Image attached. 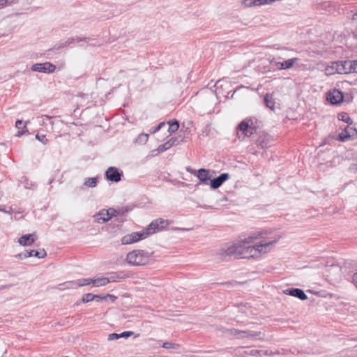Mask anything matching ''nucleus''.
<instances>
[{
	"mask_svg": "<svg viewBox=\"0 0 357 357\" xmlns=\"http://www.w3.org/2000/svg\"><path fill=\"white\" fill-rule=\"evenodd\" d=\"M261 236V233H254L248 238L241 240V249L238 252V258H257L262 254L270 252L278 241V239H275L268 242L263 241L255 245H250L254 240L258 239Z\"/></svg>",
	"mask_w": 357,
	"mask_h": 357,
	"instance_id": "obj_1",
	"label": "nucleus"
},
{
	"mask_svg": "<svg viewBox=\"0 0 357 357\" xmlns=\"http://www.w3.org/2000/svg\"><path fill=\"white\" fill-rule=\"evenodd\" d=\"M152 254L143 250H135L127 254L126 261L133 266H144L149 263Z\"/></svg>",
	"mask_w": 357,
	"mask_h": 357,
	"instance_id": "obj_2",
	"label": "nucleus"
},
{
	"mask_svg": "<svg viewBox=\"0 0 357 357\" xmlns=\"http://www.w3.org/2000/svg\"><path fill=\"white\" fill-rule=\"evenodd\" d=\"M231 334L234 335H240L241 336L238 337L239 339L243 338H249L252 340H264V334L262 333L261 331H254L250 330H246V331H241L238 329L233 328L231 330Z\"/></svg>",
	"mask_w": 357,
	"mask_h": 357,
	"instance_id": "obj_3",
	"label": "nucleus"
},
{
	"mask_svg": "<svg viewBox=\"0 0 357 357\" xmlns=\"http://www.w3.org/2000/svg\"><path fill=\"white\" fill-rule=\"evenodd\" d=\"M146 229L139 232H132L122 237L121 241L123 245H128L144 239L149 236Z\"/></svg>",
	"mask_w": 357,
	"mask_h": 357,
	"instance_id": "obj_4",
	"label": "nucleus"
},
{
	"mask_svg": "<svg viewBox=\"0 0 357 357\" xmlns=\"http://www.w3.org/2000/svg\"><path fill=\"white\" fill-rule=\"evenodd\" d=\"M354 61H340L335 62L336 72L338 74H349L354 73L353 71Z\"/></svg>",
	"mask_w": 357,
	"mask_h": 357,
	"instance_id": "obj_5",
	"label": "nucleus"
},
{
	"mask_svg": "<svg viewBox=\"0 0 357 357\" xmlns=\"http://www.w3.org/2000/svg\"><path fill=\"white\" fill-rule=\"evenodd\" d=\"M169 225L168 220L162 218L156 219L152 221L146 227V230L149 234H154Z\"/></svg>",
	"mask_w": 357,
	"mask_h": 357,
	"instance_id": "obj_6",
	"label": "nucleus"
},
{
	"mask_svg": "<svg viewBox=\"0 0 357 357\" xmlns=\"http://www.w3.org/2000/svg\"><path fill=\"white\" fill-rule=\"evenodd\" d=\"M343 98H344L343 93L340 91L335 89L333 90L329 91L326 93V100L331 105L340 104L343 101Z\"/></svg>",
	"mask_w": 357,
	"mask_h": 357,
	"instance_id": "obj_7",
	"label": "nucleus"
},
{
	"mask_svg": "<svg viewBox=\"0 0 357 357\" xmlns=\"http://www.w3.org/2000/svg\"><path fill=\"white\" fill-rule=\"evenodd\" d=\"M240 249L241 240L234 243L233 245L227 246L226 248H222L220 254L223 257L234 255L238 258V252H240Z\"/></svg>",
	"mask_w": 357,
	"mask_h": 357,
	"instance_id": "obj_8",
	"label": "nucleus"
},
{
	"mask_svg": "<svg viewBox=\"0 0 357 357\" xmlns=\"http://www.w3.org/2000/svg\"><path fill=\"white\" fill-rule=\"evenodd\" d=\"M357 136V130L356 128L348 125L338 136V139L341 142H346L351 139H354Z\"/></svg>",
	"mask_w": 357,
	"mask_h": 357,
	"instance_id": "obj_9",
	"label": "nucleus"
},
{
	"mask_svg": "<svg viewBox=\"0 0 357 357\" xmlns=\"http://www.w3.org/2000/svg\"><path fill=\"white\" fill-rule=\"evenodd\" d=\"M32 70L40 73H53L56 66L49 62L43 63H36L32 66Z\"/></svg>",
	"mask_w": 357,
	"mask_h": 357,
	"instance_id": "obj_10",
	"label": "nucleus"
},
{
	"mask_svg": "<svg viewBox=\"0 0 357 357\" xmlns=\"http://www.w3.org/2000/svg\"><path fill=\"white\" fill-rule=\"evenodd\" d=\"M121 176L122 173L120 172L116 167H109L105 172L106 178L112 182L120 181Z\"/></svg>",
	"mask_w": 357,
	"mask_h": 357,
	"instance_id": "obj_11",
	"label": "nucleus"
},
{
	"mask_svg": "<svg viewBox=\"0 0 357 357\" xmlns=\"http://www.w3.org/2000/svg\"><path fill=\"white\" fill-rule=\"evenodd\" d=\"M187 171L195 176L200 180L201 182L204 183H208V181L211 179L209 176V171L206 169H199L197 172L190 169V167L187 168Z\"/></svg>",
	"mask_w": 357,
	"mask_h": 357,
	"instance_id": "obj_12",
	"label": "nucleus"
},
{
	"mask_svg": "<svg viewBox=\"0 0 357 357\" xmlns=\"http://www.w3.org/2000/svg\"><path fill=\"white\" fill-rule=\"evenodd\" d=\"M250 120H243L241 122V123L238 125V128L239 130L243 132V134L245 136L250 137L252 136L255 132H256V128L255 127H252L250 122Z\"/></svg>",
	"mask_w": 357,
	"mask_h": 357,
	"instance_id": "obj_13",
	"label": "nucleus"
},
{
	"mask_svg": "<svg viewBox=\"0 0 357 357\" xmlns=\"http://www.w3.org/2000/svg\"><path fill=\"white\" fill-rule=\"evenodd\" d=\"M284 293L287 295H290L296 297L302 301H305L307 298V295L304 291L298 288H289L284 291Z\"/></svg>",
	"mask_w": 357,
	"mask_h": 357,
	"instance_id": "obj_14",
	"label": "nucleus"
},
{
	"mask_svg": "<svg viewBox=\"0 0 357 357\" xmlns=\"http://www.w3.org/2000/svg\"><path fill=\"white\" fill-rule=\"evenodd\" d=\"M229 178V174L227 173H222L218 177L211 180L210 185L212 189H217L222 184Z\"/></svg>",
	"mask_w": 357,
	"mask_h": 357,
	"instance_id": "obj_15",
	"label": "nucleus"
},
{
	"mask_svg": "<svg viewBox=\"0 0 357 357\" xmlns=\"http://www.w3.org/2000/svg\"><path fill=\"white\" fill-rule=\"evenodd\" d=\"M93 279H92V278H82V279L77 280L76 282H66V288L72 289V288H74V285H76L77 287H82V286H86V285L93 284Z\"/></svg>",
	"mask_w": 357,
	"mask_h": 357,
	"instance_id": "obj_16",
	"label": "nucleus"
},
{
	"mask_svg": "<svg viewBox=\"0 0 357 357\" xmlns=\"http://www.w3.org/2000/svg\"><path fill=\"white\" fill-rule=\"evenodd\" d=\"M35 236L36 233L23 235L18 239V243L22 246L31 245L35 242Z\"/></svg>",
	"mask_w": 357,
	"mask_h": 357,
	"instance_id": "obj_17",
	"label": "nucleus"
},
{
	"mask_svg": "<svg viewBox=\"0 0 357 357\" xmlns=\"http://www.w3.org/2000/svg\"><path fill=\"white\" fill-rule=\"evenodd\" d=\"M271 137L268 134L263 133L260 135L256 141L257 146L261 149L267 148L269 146Z\"/></svg>",
	"mask_w": 357,
	"mask_h": 357,
	"instance_id": "obj_18",
	"label": "nucleus"
},
{
	"mask_svg": "<svg viewBox=\"0 0 357 357\" xmlns=\"http://www.w3.org/2000/svg\"><path fill=\"white\" fill-rule=\"evenodd\" d=\"M94 218L98 223H105L112 218V215H109V211L102 210L97 213Z\"/></svg>",
	"mask_w": 357,
	"mask_h": 357,
	"instance_id": "obj_19",
	"label": "nucleus"
},
{
	"mask_svg": "<svg viewBox=\"0 0 357 357\" xmlns=\"http://www.w3.org/2000/svg\"><path fill=\"white\" fill-rule=\"evenodd\" d=\"M88 40V38H85V37L84 38L77 37L76 38H69L65 42H61L59 44L56 45L54 48L55 50H59L61 48H63V47H64L66 46H68V45L73 43L75 40H77V42H80V41H82V40Z\"/></svg>",
	"mask_w": 357,
	"mask_h": 357,
	"instance_id": "obj_20",
	"label": "nucleus"
},
{
	"mask_svg": "<svg viewBox=\"0 0 357 357\" xmlns=\"http://www.w3.org/2000/svg\"><path fill=\"white\" fill-rule=\"evenodd\" d=\"M298 60V58H292L283 62H279L278 64L280 66V69H289L291 68L296 61Z\"/></svg>",
	"mask_w": 357,
	"mask_h": 357,
	"instance_id": "obj_21",
	"label": "nucleus"
},
{
	"mask_svg": "<svg viewBox=\"0 0 357 357\" xmlns=\"http://www.w3.org/2000/svg\"><path fill=\"white\" fill-rule=\"evenodd\" d=\"M266 106L271 110L275 109V101L272 94L266 93L264 98Z\"/></svg>",
	"mask_w": 357,
	"mask_h": 357,
	"instance_id": "obj_22",
	"label": "nucleus"
},
{
	"mask_svg": "<svg viewBox=\"0 0 357 357\" xmlns=\"http://www.w3.org/2000/svg\"><path fill=\"white\" fill-rule=\"evenodd\" d=\"M243 4L245 7H252L267 4L266 0H244Z\"/></svg>",
	"mask_w": 357,
	"mask_h": 357,
	"instance_id": "obj_23",
	"label": "nucleus"
},
{
	"mask_svg": "<svg viewBox=\"0 0 357 357\" xmlns=\"http://www.w3.org/2000/svg\"><path fill=\"white\" fill-rule=\"evenodd\" d=\"M29 255H30V257H36L39 259H42V258H44L47 255V253L44 249H42L38 251L35 250H31L29 252Z\"/></svg>",
	"mask_w": 357,
	"mask_h": 357,
	"instance_id": "obj_24",
	"label": "nucleus"
},
{
	"mask_svg": "<svg viewBox=\"0 0 357 357\" xmlns=\"http://www.w3.org/2000/svg\"><path fill=\"white\" fill-rule=\"evenodd\" d=\"M337 119L340 121H344L348 125H351L353 123L352 119L349 117V114L346 112H341L338 114Z\"/></svg>",
	"mask_w": 357,
	"mask_h": 357,
	"instance_id": "obj_25",
	"label": "nucleus"
},
{
	"mask_svg": "<svg viewBox=\"0 0 357 357\" xmlns=\"http://www.w3.org/2000/svg\"><path fill=\"white\" fill-rule=\"evenodd\" d=\"M108 283H109V280H107V278H100L94 279L93 282V284L96 287L105 286V285L107 284Z\"/></svg>",
	"mask_w": 357,
	"mask_h": 357,
	"instance_id": "obj_26",
	"label": "nucleus"
},
{
	"mask_svg": "<svg viewBox=\"0 0 357 357\" xmlns=\"http://www.w3.org/2000/svg\"><path fill=\"white\" fill-rule=\"evenodd\" d=\"M97 183H98V178L94 177V178H86V181H84V185L87 187L94 188L97 185Z\"/></svg>",
	"mask_w": 357,
	"mask_h": 357,
	"instance_id": "obj_27",
	"label": "nucleus"
},
{
	"mask_svg": "<svg viewBox=\"0 0 357 357\" xmlns=\"http://www.w3.org/2000/svg\"><path fill=\"white\" fill-rule=\"evenodd\" d=\"M97 297H98L97 295H94L91 293L85 294L82 296V301L84 303H89L90 301L95 300Z\"/></svg>",
	"mask_w": 357,
	"mask_h": 357,
	"instance_id": "obj_28",
	"label": "nucleus"
},
{
	"mask_svg": "<svg viewBox=\"0 0 357 357\" xmlns=\"http://www.w3.org/2000/svg\"><path fill=\"white\" fill-rule=\"evenodd\" d=\"M126 276L125 274L113 273L109 278H107L109 280V282H115L116 279L125 278Z\"/></svg>",
	"mask_w": 357,
	"mask_h": 357,
	"instance_id": "obj_29",
	"label": "nucleus"
},
{
	"mask_svg": "<svg viewBox=\"0 0 357 357\" xmlns=\"http://www.w3.org/2000/svg\"><path fill=\"white\" fill-rule=\"evenodd\" d=\"M179 128V123L177 121H174L172 123L169 122L168 132L170 133L175 132Z\"/></svg>",
	"mask_w": 357,
	"mask_h": 357,
	"instance_id": "obj_30",
	"label": "nucleus"
},
{
	"mask_svg": "<svg viewBox=\"0 0 357 357\" xmlns=\"http://www.w3.org/2000/svg\"><path fill=\"white\" fill-rule=\"evenodd\" d=\"M162 347L165 349H178L180 348V345L178 344L172 343L170 342H164L162 344Z\"/></svg>",
	"mask_w": 357,
	"mask_h": 357,
	"instance_id": "obj_31",
	"label": "nucleus"
},
{
	"mask_svg": "<svg viewBox=\"0 0 357 357\" xmlns=\"http://www.w3.org/2000/svg\"><path fill=\"white\" fill-rule=\"evenodd\" d=\"M171 148V144L168 142H166L165 143L160 145L158 149H157V151L158 153H162L168 149H169Z\"/></svg>",
	"mask_w": 357,
	"mask_h": 357,
	"instance_id": "obj_32",
	"label": "nucleus"
},
{
	"mask_svg": "<svg viewBox=\"0 0 357 357\" xmlns=\"http://www.w3.org/2000/svg\"><path fill=\"white\" fill-rule=\"evenodd\" d=\"M148 139H149V135L148 134L142 133V134H140L138 136V137L137 139V141L139 143L144 144V143H146L148 141Z\"/></svg>",
	"mask_w": 357,
	"mask_h": 357,
	"instance_id": "obj_33",
	"label": "nucleus"
},
{
	"mask_svg": "<svg viewBox=\"0 0 357 357\" xmlns=\"http://www.w3.org/2000/svg\"><path fill=\"white\" fill-rule=\"evenodd\" d=\"M326 74L333 75L337 73L336 68L335 67V62L332 65L326 68Z\"/></svg>",
	"mask_w": 357,
	"mask_h": 357,
	"instance_id": "obj_34",
	"label": "nucleus"
},
{
	"mask_svg": "<svg viewBox=\"0 0 357 357\" xmlns=\"http://www.w3.org/2000/svg\"><path fill=\"white\" fill-rule=\"evenodd\" d=\"M238 310L239 312H242V313H244V314H248V311H250V307L246 305H241L238 307Z\"/></svg>",
	"mask_w": 357,
	"mask_h": 357,
	"instance_id": "obj_35",
	"label": "nucleus"
},
{
	"mask_svg": "<svg viewBox=\"0 0 357 357\" xmlns=\"http://www.w3.org/2000/svg\"><path fill=\"white\" fill-rule=\"evenodd\" d=\"M36 139H37L38 140H39L40 142H41L43 144H47V142H48V140L46 138L45 135H39L38 134H37L36 135Z\"/></svg>",
	"mask_w": 357,
	"mask_h": 357,
	"instance_id": "obj_36",
	"label": "nucleus"
},
{
	"mask_svg": "<svg viewBox=\"0 0 357 357\" xmlns=\"http://www.w3.org/2000/svg\"><path fill=\"white\" fill-rule=\"evenodd\" d=\"M28 250L24 251V252L20 253L17 255L15 257L20 259H23L27 257H30V255H29Z\"/></svg>",
	"mask_w": 357,
	"mask_h": 357,
	"instance_id": "obj_37",
	"label": "nucleus"
},
{
	"mask_svg": "<svg viewBox=\"0 0 357 357\" xmlns=\"http://www.w3.org/2000/svg\"><path fill=\"white\" fill-rule=\"evenodd\" d=\"M120 338V334H118V333H111L108 335V337H107V340L109 341H112V340H117Z\"/></svg>",
	"mask_w": 357,
	"mask_h": 357,
	"instance_id": "obj_38",
	"label": "nucleus"
},
{
	"mask_svg": "<svg viewBox=\"0 0 357 357\" xmlns=\"http://www.w3.org/2000/svg\"><path fill=\"white\" fill-rule=\"evenodd\" d=\"M133 332L132 331H124L121 333H120V337H124V338H127L130 336H131L132 335H133Z\"/></svg>",
	"mask_w": 357,
	"mask_h": 357,
	"instance_id": "obj_39",
	"label": "nucleus"
},
{
	"mask_svg": "<svg viewBox=\"0 0 357 357\" xmlns=\"http://www.w3.org/2000/svg\"><path fill=\"white\" fill-rule=\"evenodd\" d=\"M12 3L11 1H9V0H0V6L4 7L8 5H10Z\"/></svg>",
	"mask_w": 357,
	"mask_h": 357,
	"instance_id": "obj_40",
	"label": "nucleus"
},
{
	"mask_svg": "<svg viewBox=\"0 0 357 357\" xmlns=\"http://www.w3.org/2000/svg\"><path fill=\"white\" fill-rule=\"evenodd\" d=\"M255 352H257L259 354H265V355H273V351H263V350H260V351H256Z\"/></svg>",
	"mask_w": 357,
	"mask_h": 357,
	"instance_id": "obj_41",
	"label": "nucleus"
},
{
	"mask_svg": "<svg viewBox=\"0 0 357 357\" xmlns=\"http://www.w3.org/2000/svg\"><path fill=\"white\" fill-rule=\"evenodd\" d=\"M165 124L164 122H161L155 128L154 130H153L152 133H154V132H158V130H160V128L164 126Z\"/></svg>",
	"mask_w": 357,
	"mask_h": 357,
	"instance_id": "obj_42",
	"label": "nucleus"
},
{
	"mask_svg": "<svg viewBox=\"0 0 357 357\" xmlns=\"http://www.w3.org/2000/svg\"><path fill=\"white\" fill-rule=\"evenodd\" d=\"M25 124H26V123H25ZM24 130L22 131H18L16 134V136L17 137H20L22 136L25 132H28L27 129H26V125L24 126Z\"/></svg>",
	"mask_w": 357,
	"mask_h": 357,
	"instance_id": "obj_43",
	"label": "nucleus"
},
{
	"mask_svg": "<svg viewBox=\"0 0 357 357\" xmlns=\"http://www.w3.org/2000/svg\"><path fill=\"white\" fill-rule=\"evenodd\" d=\"M274 354H288V351L282 349L281 351L277 350L273 352Z\"/></svg>",
	"mask_w": 357,
	"mask_h": 357,
	"instance_id": "obj_44",
	"label": "nucleus"
},
{
	"mask_svg": "<svg viewBox=\"0 0 357 357\" xmlns=\"http://www.w3.org/2000/svg\"><path fill=\"white\" fill-rule=\"evenodd\" d=\"M352 282L357 287V273H354L352 276Z\"/></svg>",
	"mask_w": 357,
	"mask_h": 357,
	"instance_id": "obj_45",
	"label": "nucleus"
},
{
	"mask_svg": "<svg viewBox=\"0 0 357 357\" xmlns=\"http://www.w3.org/2000/svg\"><path fill=\"white\" fill-rule=\"evenodd\" d=\"M177 141L176 137H172L170 139H169L167 142L171 144V147L176 144Z\"/></svg>",
	"mask_w": 357,
	"mask_h": 357,
	"instance_id": "obj_46",
	"label": "nucleus"
},
{
	"mask_svg": "<svg viewBox=\"0 0 357 357\" xmlns=\"http://www.w3.org/2000/svg\"><path fill=\"white\" fill-rule=\"evenodd\" d=\"M104 298H110L112 302H114L116 299V297L115 296L111 294H106L105 296H104Z\"/></svg>",
	"mask_w": 357,
	"mask_h": 357,
	"instance_id": "obj_47",
	"label": "nucleus"
},
{
	"mask_svg": "<svg viewBox=\"0 0 357 357\" xmlns=\"http://www.w3.org/2000/svg\"><path fill=\"white\" fill-rule=\"evenodd\" d=\"M353 71H354V73H357V60L354 61Z\"/></svg>",
	"mask_w": 357,
	"mask_h": 357,
	"instance_id": "obj_48",
	"label": "nucleus"
},
{
	"mask_svg": "<svg viewBox=\"0 0 357 357\" xmlns=\"http://www.w3.org/2000/svg\"><path fill=\"white\" fill-rule=\"evenodd\" d=\"M22 125V120H17L15 122V127L18 129L20 128L21 126Z\"/></svg>",
	"mask_w": 357,
	"mask_h": 357,
	"instance_id": "obj_49",
	"label": "nucleus"
},
{
	"mask_svg": "<svg viewBox=\"0 0 357 357\" xmlns=\"http://www.w3.org/2000/svg\"><path fill=\"white\" fill-rule=\"evenodd\" d=\"M13 285L12 284H4V285H1L0 286V291L1 290H3V289H9L12 287Z\"/></svg>",
	"mask_w": 357,
	"mask_h": 357,
	"instance_id": "obj_50",
	"label": "nucleus"
},
{
	"mask_svg": "<svg viewBox=\"0 0 357 357\" xmlns=\"http://www.w3.org/2000/svg\"><path fill=\"white\" fill-rule=\"evenodd\" d=\"M227 200H228L227 197L226 196H223L221 198H220L219 202H225Z\"/></svg>",
	"mask_w": 357,
	"mask_h": 357,
	"instance_id": "obj_51",
	"label": "nucleus"
},
{
	"mask_svg": "<svg viewBox=\"0 0 357 357\" xmlns=\"http://www.w3.org/2000/svg\"><path fill=\"white\" fill-rule=\"evenodd\" d=\"M331 270L334 271H340V266H333L331 268Z\"/></svg>",
	"mask_w": 357,
	"mask_h": 357,
	"instance_id": "obj_52",
	"label": "nucleus"
},
{
	"mask_svg": "<svg viewBox=\"0 0 357 357\" xmlns=\"http://www.w3.org/2000/svg\"><path fill=\"white\" fill-rule=\"evenodd\" d=\"M109 215H112V217L113 215H114V212H115V210L112 209V208H109Z\"/></svg>",
	"mask_w": 357,
	"mask_h": 357,
	"instance_id": "obj_53",
	"label": "nucleus"
},
{
	"mask_svg": "<svg viewBox=\"0 0 357 357\" xmlns=\"http://www.w3.org/2000/svg\"><path fill=\"white\" fill-rule=\"evenodd\" d=\"M97 296L98 297L96 299H97L98 301L106 299V298H104V296H102L100 295H97Z\"/></svg>",
	"mask_w": 357,
	"mask_h": 357,
	"instance_id": "obj_54",
	"label": "nucleus"
},
{
	"mask_svg": "<svg viewBox=\"0 0 357 357\" xmlns=\"http://www.w3.org/2000/svg\"><path fill=\"white\" fill-rule=\"evenodd\" d=\"M352 20L353 21H356L357 20V10H356V13L353 15Z\"/></svg>",
	"mask_w": 357,
	"mask_h": 357,
	"instance_id": "obj_55",
	"label": "nucleus"
},
{
	"mask_svg": "<svg viewBox=\"0 0 357 357\" xmlns=\"http://www.w3.org/2000/svg\"><path fill=\"white\" fill-rule=\"evenodd\" d=\"M43 118H45V119H48V120H50V119H52V116H48V115H44V116H43Z\"/></svg>",
	"mask_w": 357,
	"mask_h": 357,
	"instance_id": "obj_56",
	"label": "nucleus"
},
{
	"mask_svg": "<svg viewBox=\"0 0 357 357\" xmlns=\"http://www.w3.org/2000/svg\"><path fill=\"white\" fill-rule=\"evenodd\" d=\"M256 351H257V350H255V351H252L251 352V354L255 355V354H258L257 352H255Z\"/></svg>",
	"mask_w": 357,
	"mask_h": 357,
	"instance_id": "obj_57",
	"label": "nucleus"
},
{
	"mask_svg": "<svg viewBox=\"0 0 357 357\" xmlns=\"http://www.w3.org/2000/svg\"><path fill=\"white\" fill-rule=\"evenodd\" d=\"M353 340H354V341H357V337H356V338L353 339Z\"/></svg>",
	"mask_w": 357,
	"mask_h": 357,
	"instance_id": "obj_58",
	"label": "nucleus"
},
{
	"mask_svg": "<svg viewBox=\"0 0 357 357\" xmlns=\"http://www.w3.org/2000/svg\"><path fill=\"white\" fill-rule=\"evenodd\" d=\"M64 357H68V356H64Z\"/></svg>",
	"mask_w": 357,
	"mask_h": 357,
	"instance_id": "obj_59",
	"label": "nucleus"
}]
</instances>
